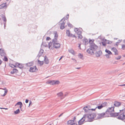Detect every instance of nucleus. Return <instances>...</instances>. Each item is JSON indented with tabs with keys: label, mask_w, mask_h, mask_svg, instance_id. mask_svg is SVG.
I'll list each match as a JSON object with an SVG mask.
<instances>
[{
	"label": "nucleus",
	"mask_w": 125,
	"mask_h": 125,
	"mask_svg": "<svg viewBox=\"0 0 125 125\" xmlns=\"http://www.w3.org/2000/svg\"><path fill=\"white\" fill-rule=\"evenodd\" d=\"M58 35L56 32L54 33V38L53 39L52 42H50L48 43L49 48L50 49V47L52 44L53 48L55 49H58L60 47L61 45L57 42V39Z\"/></svg>",
	"instance_id": "obj_1"
},
{
	"label": "nucleus",
	"mask_w": 125,
	"mask_h": 125,
	"mask_svg": "<svg viewBox=\"0 0 125 125\" xmlns=\"http://www.w3.org/2000/svg\"><path fill=\"white\" fill-rule=\"evenodd\" d=\"M84 115L87 119H88V121L89 122L91 121L96 116V114L94 113L85 115Z\"/></svg>",
	"instance_id": "obj_2"
},
{
	"label": "nucleus",
	"mask_w": 125,
	"mask_h": 125,
	"mask_svg": "<svg viewBox=\"0 0 125 125\" xmlns=\"http://www.w3.org/2000/svg\"><path fill=\"white\" fill-rule=\"evenodd\" d=\"M114 106H112L111 107L108 108L106 111V115L108 117H109V115L112 113L114 112Z\"/></svg>",
	"instance_id": "obj_3"
},
{
	"label": "nucleus",
	"mask_w": 125,
	"mask_h": 125,
	"mask_svg": "<svg viewBox=\"0 0 125 125\" xmlns=\"http://www.w3.org/2000/svg\"><path fill=\"white\" fill-rule=\"evenodd\" d=\"M120 112H119V116L117 118L122 120H124L125 119V115L123 112V110H120Z\"/></svg>",
	"instance_id": "obj_4"
},
{
	"label": "nucleus",
	"mask_w": 125,
	"mask_h": 125,
	"mask_svg": "<svg viewBox=\"0 0 125 125\" xmlns=\"http://www.w3.org/2000/svg\"><path fill=\"white\" fill-rule=\"evenodd\" d=\"M106 113H103L101 114H97L96 115V116H97V119H100L103 118L104 117H108V116L106 115Z\"/></svg>",
	"instance_id": "obj_5"
},
{
	"label": "nucleus",
	"mask_w": 125,
	"mask_h": 125,
	"mask_svg": "<svg viewBox=\"0 0 125 125\" xmlns=\"http://www.w3.org/2000/svg\"><path fill=\"white\" fill-rule=\"evenodd\" d=\"M74 31L77 33V34L78 35L79 38L81 39L83 38V36L81 35V31H80L78 28L74 29Z\"/></svg>",
	"instance_id": "obj_6"
},
{
	"label": "nucleus",
	"mask_w": 125,
	"mask_h": 125,
	"mask_svg": "<svg viewBox=\"0 0 125 125\" xmlns=\"http://www.w3.org/2000/svg\"><path fill=\"white\" fill-rule=\"evenodd\" d=\"M90 47L91 49L94 50L95 51L98 48L97 46L93 42H92L90 43Z\"/></svg>",
	"instance_id": "obj_7"
},
{
	"label": "nucleus",
	"mask_w": 125,
	"mask_h": 125,
	"mask_svg": "<svg viewBox=\"0 0 125 125\" xmlns=\"http://www.w3.org/2000/svg\"><path fill=\"white\" fill-rule=\"evenodd\" d=\"M65 21V18H64L61 20L59 22L60 24H61L60 29H63L64 28V26L65 23V22H64Z\"/></svg>",
	"instance_id": "obj_8"
},
{
	"label": "nucleus",
	"mask_w": 125,
	"mask_h": 125,
	"mask_svg": "<svg viewBox=\"0 0 125 125\" xmlns=\"http://www.w3.org/2000/svg\"><path fill=\"white\" fill-rule=\"evenodd\" d=\"M85 119H87L84 115L83 117L78 122L79 125H81L83 123V122Z\"/></svg>",
	"instance_id": "obj_9"
},
{
	"label": "nucleus",
	"mask_w": 125,
	"mask_h": 125,
	"mask_svg": "<svg viewBox=\"0 0 125 125\" xmlns=\"http://www.w3.org/2000/svg\"><path fill=\"white\" fill-rule=\"evenodd\" d=\"M95 51L90 47V48L88 49L86 51V52L88 53L91 55L93 54H94Z\"/></svg>",
	"instance_id": "obj_10"
},
{
	"label": "nucleus",
	"mask_w": 125,
	"mask_h": 125,
	"mask_svg": "<svg viewBox=\"0 0 125 125\" xmlns=\"http://www.w3.org/2000/svg\"><path fill=\"white\" fill-rule=\"evenodd\" d=\"M37 70L36 66H33V67L30 68L29 71L30 72H33L36 71Z\"/></svg>",
	"instance_id": "obj_11"
},
{
	"label": "nucleus",
	"mask_w": 125,
	"mask_h": 125,
	"mask_svg": "<svg viewBox=\"0 0 125 125\" xmlns=\"http://www.w3.org/2000/svg\"><path fill=\"white\" fill-rule=\"evenodd\" d=\"M0 54L2 56H5V55L6 54L5 51L3 49H0Z\"/></svg>",
	"instance_id": "obj_12"
},
{
	"label": "nucleus",
	"mask_w": 125,
	"mask_h": 125,
	"mask_svg": "<svg viewBox=\"0 0 125 125\" xmlns=\"http://www.w3.org/2000/svg\"><path fill=\"white\" fill-rule=\"evenodd\" d=\"M102 52L101 51H99L98 52H97L95 53L96 56L97 57H98L102 54Z\"/></svg>",
	"instance_id": "obj_13"
},
{
	"label": "nucleus",
	"mask_w": 125,
	"mask_h": 125,
	"mask_svg": "<svg viewBox=\"0 0 125 125\" xmlns=\"http://www.w3.org/2000/svg\"><path fill=\"white\" fill-rule=\"evenodd\" d=\"M119 113H112L109 115V117H115L118 115Z\"/></svg>",
	"instance_id": "obj_14"
},
{
	"label": "nucleus",
	"mask_w": 125,
	"mask_h": 125,
	"mask_svg": "<svg viewBox=\"0 0 125 125\" xmlns=\"http://www.w3.org/2000/svg\"><path fill=\"white\" fill-rule=\"evenodd\" d=\"M112 50L115 52V55H117L118 54V51L115 48H113L112 49Z\"/></svg>",
	"instance_id": "obj_15"
},
{
	"label": "nucleus",
	"mask_w": 125,
	"mask_h": 125,
	"mask_svg": "<svg viewBox=\"0 0 125 125\" xmlns=\"http://www.w3.org/2000/svg\"><path fill=\"white\" fill-rule=\"evenodd\" d=\"M121 103L120 102L115 101L114 102V105L115 106L118 107L121 105Z\"/></svg>",
	"instance_id": "obj_16"
},
{
	"label": "nucleus",
	"mask_w": 125,
	"mask_h": 125,
	"mask_svg": "<svg viewBox=\"0 0 125 125\" xmlns=\"http://www.w3.org/2000/svg\"><path fill=\"white\" fill-rule=\"evenodd\" d=\"M44 52V51L42 49H41L39 51L38 54L37 55V57L39 58L41 56H42L43 52Z\"/></svg>",
	"instance_id": "obj_17"
},
{
	"label": "nucleus",
	"mask_w": 125,
	"mask_h": 125,
	"mask_svg": "<svg viewBox=\"0 0 125 125\" xmlns=\"http://www.w3.org/2000/svg\"><path fill=\"white\" fill-rule=\"evenodd\" d=\"M16 64L18 67L20 69L23 68L24 67L23 64L18 62L16 63Z\"/></svg>",
	"instance_id": "obj_18"
},
{
	"label": "nucleus",
	"mask_w": 125,
	"mask_h": 125,
	"mask_svg": "<svg viewBox=\"0 0 125 125\" xmlns=\"http://www.w3.org/2000/svg\"><path fill=\"white\" fill-rule=\"evenodd\" d=\"M44 61L45 63L46 64H48L49 62V60L46 56L44 57Z\"/></svg>",
	"instance_id": "obj_19"
},
{
	"label": "nucleus",
	"mask_w": 125,
	"mask_h": 125,
	"mask_svg": "<svg viewBox=\"0 0 125 125\" xmlns=\"http://www.w3.org/2000/svg\"><path fill=\"white\" fill-rule=\"evenodd\" d=\"M66 34L67 36L68 37H72L73 35L72 34L70 33V31L69 30H66Z\"/></svg>",
	"instance_id": "obj_20"
},
{
	"label": "nucleus",
	"mask_w": 125,
	"mask_h": 125,
	"mask_svg": "<svg viewBox=\"0 0 125 125\" xmlns=\"http://www.w3.org/2000/svg\"><path fill=\"white\" fill-rule=\"evenodd\" d=\"M33 62H30L26 64V66L28 67H30L33 65Z\"/></svg>",
	"instance_id": "obj_21"
},
{
	"label": "nucleus",
	"mask_w": 125,
	"mask_h": 125,
	"mask_svg": "<svg viewBox=\"0 0 125 125\" xmlns=\"http://www.w3.org/2000/svg\"><path fill=\"white\" fill-rule=\"evenodd\" d=\"M6 6V3H3L0 5V9H2Z\"/></svg>",
	"instance_id": "obj_22"
},
{
	"label": "nucleus",
	"mask_w": 125,
	"mask_h": 125,
	"mask_svg": "<svg viewBox=\"0 0 125 125\" xmlns=\"http://www.w3.org/2000/svg\"><path fill=\"white\" fill-rule=\"evenodd\" d=\"M69 51L70 53H71L73 55H74L75 54L74 51L72 49H69Z\"/></svg>",
	"instance_id": "obj_23"
},
{
	"label": "nucleus",
	"mask_w": 125,
	"mask_h": 125,
	"mask_svg": "<svg viewBox=\"0 0 125 125\" xmlns=\"http://www.w3.org/2000/svg\"><path fill=\"white\" fill-rule=\"evenodd\" d=\"M18 71L17 69H14L10 72V73L11 74H13L17 72Z\"/></svg>",
	"instance_id": "obj_24"
},
{
	"label": "nucleus",
	"mask_w": 125,
	"mask_h": 125,
	"mask_svg": "<svg viewBox=\"0 0 125 125\" xmlns=\"http://www.w3.org/2000/svg\"><path fill=\"white\" fill-rule=\"evenodd\" d=\"M78 57L82 59H83V54L81 53H79L78 55Z\"/></svg>",
	"instance_id": "obj_25"
},
{
	"label": "nucleus",
	"mask_w": 125,
	"mask_h": 125,
	"mask_svg": "<svg viewBox=\"0 0 125 125\" xmlns=\"http://www.w3.org/2000/svg\"><path fill=\"white\" fill-rule=\"evenodd\" d=\"M105 52H106L107 53H108V54L109 55H111L112 54V53L109 50H108L106 49L105 50Z\"/></svg>",
	"instance_id": "obj_26"
},
{
	"label": "nucleus",
	"mask_w": 125,
	"mask_h": 125,
	"mask_svg": "<svg viewBox=\"0 0 125 125\" xmlns=\"http://www.w3.org/2000/svg\"><path fill=\"white\" fill-rule=\"evenodd\" d=\"M83 42L84 43L85 45L87 44L88 43V40L86 39H84L83 40Z\"/></svg>",
	"instance_id": "obj_27"
},
{
	"label": "nucleus",
	"mask_w": 125,
	"mask_h": 125,
	"mask_svg": "<svg viewBox=\"0 0 125 125\" xmlns=\"http://www.w3.org/2000/svg\"><path fill=\"white\" fill-rule=\"evenodd\" d=\"M104 106L102 105V104H101V105L96 106L95 107V108H97L98 109H101Z\"/></svg>",
	"instance_id": "obj_28"
},
{
	"label": "nucleus",
	"mask_w": 125,
	"mask_h": 125,
	"mask_svg": "<svg viewBox=\"0 0 125 125\" xmlns=\"http://www.w3.org/2000/svg\"><path fill=\"white\" fill-rule=\"evenodd\" d=\"M20 112V110L19 109L17 110L16 111L14 112V114H17L19 113Z\"/></svg>",
	"instance_id": "obj_29"
},
{
	"label": "nucleus",
	"mask_w": 125,
	"mask_h": 125,
	"mask_svg": "<svg viewBox=\"0 0 125 125\" xmlns=\"http://www.w3.org/2000/svg\"><path fill=\"white\" fill-rule=\"evenodd\" d=\"M57 94L58 95V96L60 97L62 96L63 94L62 92H60L57 93Z\"/></svg>",
	"instance_id": "obj_30"
},
{
	"label": "nucleus",
	"mask_w": 125,
	"mask_h": 125,
	"mask_svg": "<svg viewBox=\"0 0 125 125\" xmlns=\"http://www.w3.org/2000/svg\"><path fill=\"white\" fill-rule=\"evenodd\" d=\"M105 41H106V43L108 44L111 43H112V41L108 40H105Z\"/></svg>",
	"instance_id": "obj_31"
},
{
	"label": "nucleus",
	"mask_w": 125,
	"mask_h": 125,
	"mask_svg": "<svg viewBox=\"0 0 125 125\" xmlns=\"http://www.w3.org/2000/svg\"><path fill=\"white\" fill-rule=\"evenodd\" d=\"M38 63L41 65H42L44 63L43 61H41L39 60H38Z\"/></svg>",
	"instance_id": "obj_32"
},
{
	"label": "nucleus",
	"mask_w": 125,
	"mask_h": 125,
	"mask_svg": "<svg viewBox=\"0 0 125 125\" xmlns=\"http://www.w3.org/2000/svg\"><path fill=\"white\" fill-rule=\"evenodd\" d=\"M22 103L21 102H17L15 105V106H16L17 105H21V104H22Z\"/></svg>",
	"instance_id": "obj_33"
},
{
	"label": "nucleus",
	"mask_w": 125,
	"mask_h": 125,
	"mask_svg": "<svg viewBox=\"0 0 125 125\" xmlns=\"http://www.w3.org/2000/svg\"><path fill=\"white\" fill-rule=\"evenodd\" d=\"M83 109H84V110L85 111V112H88V108H87V106L83 107Z\"/></svg>",
	"instance_id": "obj_34"
},
{
	"label": "nucleus",
	"mask_w": 125,
	"mask_h": 125,
	"mask_svg": "<svg viewBox=\"0 0 125 125\" xmlns=\"http://www.w3.org/2000/svg\"><path fill=\"white\" fill-rule=\"evenodd\" d=\"M73 121H72V120H69L67 122V123L68 124H70L71 123H73Z\"/></svg>",
	"instance_id": "obj_35"
},
{
	"label": "nucleus",
	"mask_w": 125,
	"mask_h": 125,
	"mask_svg": "<svg viewBox=\"0 0 125 125\" xmlns=\"http://www.w3.org/2000/svg\"><path fill=\"white\" fill-rule=\"evenodd\" d=\"M2 19L5 22H6L7 21L6 19V17L4 16H3V17H2Z\"/></svg>",
	"instance_id": "obj_36"
},
{
	"label": "nucleus",
	"mask_w": 125,
	"mask_h": 125,
	"mask_svg": "<svg viewBox=\"0 0 125 125\" xmlns=\"http://www.w3.org/2000/svg\"><path fill=\"white\" fill-rule=\"evenodd\" d=\"M76 119V117L74 116V117L73 119L72 120V121H73V123H76V121H75V119Z\"/></svg>",
	"instance_id": "obj_37"
},
{
	"label": "nucleus",
	"mask_w": 125,
	"mask_h": 125,
	"mask_svg": "<svg viewBox=\"0 0 125 125\" xmlns=\"http://www.w3.org/2000/svg\"><path fill=\"white\" fill-rule=\"evenodd\" d=\"M121 57V56L120 55L118 56L117 57H116L115 59L116 60H119L120 59Z\"/></svg>",
	"instance_id": "obj_38"
},
{
	"label": "nucleus",
	"mask_w": 125,
	"mask_h": 125,
	"mask_svg": "<svg viewBox=\"0 0 125 125\" xmlns=\"http://www.w3.org/2000/svg\"><path fill=\"white\" fill-rule=\"evenodd\" d=\"M55 84H58L60 83L59 81H55Z\"/></svg>",
	"instance_id": "obj_39"
},
{
	"label": "nucleus",
	"mask_w": 125,
	"mask_h": 125,
	"mask_svg": "<svg viewBox=\"0 0 125 125\" xmlns=\"http://www.w3.org/2000/svg\"><path fill=\"white\" fill-rule=\"evenodd\" d=\"M122 49L123 50L125 49V45L123 44L122 45Z\"/></svg>",
	"instance_id": "obj_40"
},
{
	"label": "nucleus",
	"mask_w": 125,
	"mask_h": 125,
	"mask_svg": "<svg viewBox=\"0 0 125 125\" xmlns=\"http://www.w3.org/2000/svg\"><path fill=\"white\" fill-rule=\"evenodd\" d=\"M3 57H4V60L5 61H8V59H7V58L6 57L5 55V56H4Z\"/></svg>",
	"instance_id": "obj_41"
},
{
	"label": "nucleus",
	"mask_w": 125,
	"mask_h": 125,
	"mask_svg": "<svg viewBox=\"0 0 125 125\" xmlns=\"http://www.w3.org/2000/svg\"><path fill=\"white\" fill-rule=\"evenodd\" d=\"M54 84H55V80L52 81L51 85H53Z\"/></svg>",
	"instance_id": "obj_42"
},
{
	"label": "nucleus",
	"mask_w": 125,
	"mask_h": 125,
	"mask_svg": "<svg viewBox=\"0 0 125 125\" xmlns=\"http://www.w3.org/2000/svg\"><path fill=\"white\" fill-rule=\"evenodd\" d=\"M68 25L69 27H72V25L69 23H68Z\"/></svg>",
	"instance_id": "obj_43"
},
{
	"label": "nucleus",
	"mask_w": 125,
	"mask_h": 125,
	"mask_svg": "<svg viewBox=\"0 0 125 125\" xmlns=\"http://www.w3.org/2000/svg\"><path fill=\"white\" fill-rule=\"evenodd\" d=\"M109 55L108 54H106L105 55V56H106L107 58H110Z\"/></svg>",
	"instance_id": "obj_44"
},
{
	"label": "nucleus",
	"mask_w": 125,
	"mask_h": 125,
	"mask_svg": "<svg viewBox=\"0 0 125 125\" xmlns=\"http://www.w3.org/2000/svg\"><path fill=\"white\" fill-rule=\"evenodd\" d=\"M52 81H49L46 82L47 83L51 84Z\"/></svg>",
	"instance_id": "obj_45"
},
{
	"label": "nucleus",
	"mask_w": 125,
	"mask_h": 125,
	"mask_svg": "<svg viewBox=\"0 0 125 125\" xmlns=\"http://www.w3.org/2000/svg\"><path fill=\"white\" fill-rule=\"evenodd\" d=\"M102 44L103 46H105L106 45V43H105L104 42H102Z\"/></svg>",
	"instance_id": "obj_46"
},
{
	"label": "nucleus",
	"mask_w": 125,
	"mask_h": 125,
	"mask_svg": "<svg viewBox=\"0 0 125 125\" xmlns=\"http://www.w3.org/2000/svg\"><path fill=\"white\" fill-rule=\"evenodd\" d=\"M50 39H51V38L49 37H47L46 38V40L48 41Z\"/></svg>",
	"instance_id": "obj_47"
},
{
	"label": "nucleus",
	"mask_w": 125,
	"mask_h": 125,
	"mask_svg": "<svg viewBox=\"0 0 125 125\" xmlns=\"http://www.w3.org/2000/svg\"><path fill=\"white\" fill-rule=\"evenodd\" d=\"M72 59L73 60V61L75 62V63H76V60L75 59H74L72 58Z\"/></svg>",
	"instance_id": "obj_48"
},
{
	"label": "nucleus",
	"mask_w": 125,
	"mask_h": 125,
	"mask_svg": "<svg viewBox=\"0 0 125 125\" xmlns=\"http://www.w3.org/2000/svg\"><path fill=\"white\" fill-rule=\"evenodd\" d=\"M70 125H77V123H73Z\"/></svg>",
	"instance_id": "obj_49"
},
{
	"label": "nucleus",
	"mask_w": 125,
	"mask_h": 125,
	"mask_svg": "<svg viewBox=\"0 0 125 125\" xmlns=\"http://www.w3.org/2000/svg\"><path fill=\"white\" fill-rule=\"evenodd\" d=\"M119 42H117L115 44V45H116V46H118V45L119 44Z\"/></svg>",
	"instance_id": "obj_50"
},
{
	"label": "nucleus",
	"mask_w": 125,
	"mask_h": 125,
	"mask_svg": "<svg viewBox=\"0 0 125 125\" xmlns=\"http://www.w3.org/2000/svg\"><path fill=\"white\" fill-rule=\"evenodd\" d=\"M8 92V91L7 90H5V93H4V94H6L7 93V92Z\"/></svg>",
	"instance_id": "obj_51"
},
{
	"label": "nucleus",
	"mask_w": 125,
	"mask_h": 125,
	"mask_svg": "<svg viewBox=\"0 0 125 125\" xmlns=\"http://www.w3.org/2000/svg\"><path fill=\"white\" fill-rule=\"evenodd\" d=\"M44 43L43 42H42V45L43 44L45 47H47V44L45 45V44H43Z\"/></svg>",
	"instance_id": "obj_52"
},
{
	"label": "nucleus",
	"mask_w": 125,
	"mask_h": 125,
	"mask_svg": "<svg viewBox=\"0 0 125 125\" xmlns=\"http://www.w3.org/2000/svg\"><path fill=\"white\" fill-rule=\"evenodd\" d=\"M4 28L5 29V27L6 26V22H4Z\"/></svg>",
	"instance_id": "obj_53"
},
{
	"label": "nucleus",
	"mask_w": 125,
	"mask_h": 125,
	"mask_svg": "<svg viewBox=\"0 0 125 125\" xmlns=\"http://www.w3.org/2000/svg\"><path fill=\"white\" fill-rule=\"evenodd\" d=\"M29 100L28 99H26L25 100V102L26 103H27L28 102Z\"/></svg>",
	"instance_id": "obj_54"
},
{
	"label": "nucleus",
	"mask_w": 125,
	"mask_h": 125,
	"mask_svg": "<svg viewBox=\"0 0 125 125\" xmlns=\"http://www.w3.org/2000/svg\"><path fill=\"white\" fill-rule=\"evenodd\" d=\"M119 86H125V84H122V85H119Z\"/></svg>",
	"instance_id": "obj_55"
},
{
	"label": "nucleus",
	"mask_w": 125,
	"mask_h": 125,
	"mask_svg": "<svg viewBox=\"0 0 125 125\" xmlns=\"http://www.w3.org/2000/svg\"><path fill=\"white\" fill-rule=\"evenodd\" d=\"M22 106V104H21V105H20V109L21 108V107Z\"/></svg>",
	"instance_id": "obj_56"
},
{
	"label": "nucleus",
	"mask_w": 125,
	"mask_h": 125,
	"mask_svg": "<svg viewBox=\"0 0 125 125\" xmlns=\"http://www.w3.org/2000/svg\"><path fill=\"white\" fill-rule=\"evenodd\" d=\"M96 109V108H95L94 109H91V110L92 111H94Z\"/></svg>",
	"instance_id": "obj_57"
},
{
	"label": "nucleus",
	"mask_w": 125,
	"mask_h": 125,
	"mask_svg": "<svg viewBox=\"0 0 125 125\" xmlns=\"http://www.w3.org/2000/svg\"><path fill=\"white\" fill-rule=\"evenodd\" d=\"M32 103V102L31 101H30V103L29 105V106H30V105Z\"/></svg>",
	"instance_id": "obj_58"
},
{
	"label": "nucleus",
	"mask_w": 125,
	"mask_h": 125,
	"mask_svg": "<svg viewBox=\"0 0 125 125\" xmlns=\"http://www.w3.org/2000/svg\"><path fill=\"white\" fill-rule=\"evenodd\" d=\"M2 62V61L0 59V65L1 64Z\"/></svg>",
	"instance_id": "obj_59"
},
{
	"label": "nucleus",
	"mask_w": 125,
	"mask_h": 125,
	"mask_svg": "<svg viewBox=\"0 0 125 125\" xmlns=\"http://www.w3.org/2000/svg\"><path fill=\"white\" fill-rule=\"evenodd\" d=\"M118 41H119V42H119V43L120 42H121L122 41V40H118Z\"/></svg>",
	"instance_id": "obj_60"
},
{
	"label": "nucleus",
	"mask_w": 125,
	"mask_h": 125,
	"mask_svg": "<svg viewBox=\"0 0 125 125\" xmlns=\"http://www.w3.org/2000/svg\"><path fill=\"white\" fill-rule=\"evenodd\" d=\"M80 68H81V67H77V68H75V69H80Z\"/></svg>",
	"instance_id": "obj_61"
},
{
	"label": "nucleus",
	"mask_w": 125,
	"mask_h": 125,
	"mask_svg": "<svg viewBox=\"0 0 125 125\" xmlns=\"http://www.w3.org/2000/svg\"><path fill=\"white\" fill-rule=\"evenodd\" d=\"M80 45H81V44H79V46H78V47L80 48V49H81V47H80Z\"/></svg>",
	"instance_id": "obj_62"
},
{
	"label": "nucleus",
	"mask_w": 125,
	"mask_h": 125,
	"mask_svg": "<svg viewBox=\"0 0 125 125\" xmlns=\"http://www.w3.org/2000/svg\"><path fill=\"white\" fill-rule=\"evenodd\" d=\"M63 114V113H62V114H61L59 116V117H60L62 115V114Z\"/></svg>",
	"instance_id": "obj_63"
},
{
	"label": "nucleus",
	"mask_w": 125,
	"mask_h": 125,
	"mask_svg": "<svg viewBox=\"0 0 125 125\" xmlns=\"http://www.w3.org/2000/svg\"><path fill=\"white\" fill-rule=\"evenodd\" d=\"M123 42L124 43H125V39L123 41Z\"/></svg>",
	"instance_id": "obj_64"
}]
</instances>
